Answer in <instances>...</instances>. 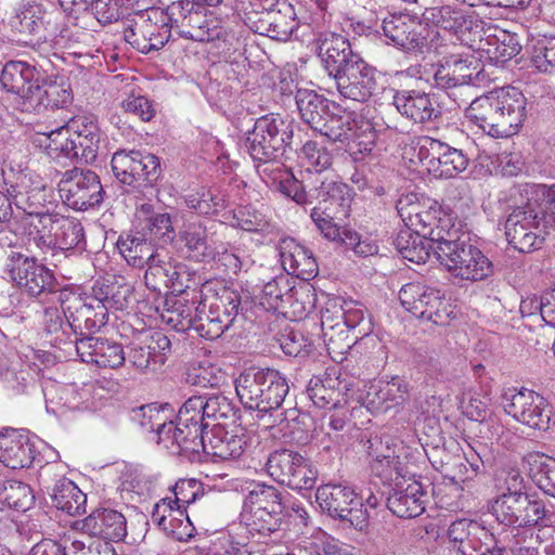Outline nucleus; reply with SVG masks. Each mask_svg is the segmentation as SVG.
<instances>
[{
    "label": "nucleus",
    "mask_w": 555,
    "mask_h": 555,
    "mask_svg": "<svg viewBox=\"0 0 555 555\" xmlns=\"http://www.w3.org/2000/svg\"><path fill=\"white\" fill-rule=\"evenodd\" d=\"M526 104L518 89L502 88L468 102L465 117L492 138H508L521 127Z\"/></svg>",
    "instance_id": "obj_1"
},
{
    "label": "nucleus",
    "mask_w": 555,
    "mask_h": 555,
    "mask_svg": "<svg viewBox=\"0 0 555 555\" xmlns=\"http://www.w3.org/2000/svg\"><path fill=\"white\" fill-rule=\"evenodd\" d=\"M37 141L46 149L60 151L64 157L89 164L98 156L100 129L92 116H75L65 125L37 130Z\"/></svg>",
    "instance_id": "obj_2"
},
{
    "label": "nucleus",
    "mask_w": 555,
    "mask_h": 555,
    "mask_svg": "<svg viewBox=\"0 0 555 555\" xmlns=\"http://www.w3.org/2000/svg\"><path fill=\"white\" fill-rule=\"evenodd\" d=\"M435 258L454 278L467 281H481L493 273L492 262L474 244L467 234L446 232L436 238Z\"/></svg>",
    "instance_id": "obj_3"
},
{
    "label": "nucleus",
    "mask_w": 555,
    "mask_h": 555,
    "mask_svg": "<svg viewBox=\"0 0 555 555\" xmlns=\"http://www.w3.org/2000/svg\"><path fill=\"white\" fill-rule=\"evenodd\" d=\"M235 390L246 409L264 415L282 406L289 387L276 370L249 369L235 379Z\"/></svg>",
    "instance_id": "obj_4"
},
{
    "label": "nucleus",
    "mask_w": 555,
    "mask_h": 555,
    "mask_svg": "<svg viewBox=\"0 0 555 555\" xmlns=\"http://www.w3.org/2000/svg\"><path fill=\"white\" fill-rule=\"evenodd\" d=\"M83 236L80 223L48 210L37 209V261L57 266L66 250L78 245Z\"/></svg>",
    "instance_id": "obj_5"
},
{
    "label": "nucleus",
    "mask_w": 555,
    "mask_h": 555,
    "mask_svg": "<svg viewBox=\"0 0 555 555\" xmlns=\"http://www.w3.org/2000/svg\"><path fill=\"white\" fill-rule=\"evenodd\" d=\"M293 129L282 118L266 115L258 118L246 132L245 147L256 162L269 163L291 147Z\"/></svg>",
    "instance_id": "obj_6"
},
{
    "label": "nucleus",
    "mask_w": 555,
    "mask_h": 555,
    "mask_svg": "<svg viewBox=\"0 0 555 555\" xmlns=\"http://www.w3.org/2000/svg\"><path fill=\"white\" fill-rule=\"evenodd\" d=\"M503 408L519 424L538 431L555 426V415L548 400L537 391L521 388L505 392Z\"/></svg>",
    "instance_id": "obj_7"
},
{
    "label": "nucleus",
    "mask_w": 555,
    "mask_h": 555,
    "mask_svg": "<svg viewBox=\"0 0 555 555\" xmlns=\"http://www.w3.org/2000/svg\"><path fill=\"white\" fill-rule=\"evenodd\" d=\"M418 160L435 177L450 179L465 171L469 159L460 149L429 135H421L415 142Z\"/></svg>",
    "instance_id": "obj_8"
},
{
    "label": "nucleus",
    "mask_w": 555,
    "mask_h": 555,
    "mask_svg": "<svg viewBox=\"0 0 555 555\" xmlns=\"http://www.w3.org/2000/svg\"><path fill=\"white\" fill-rule=\"evenodd\" d=\"M490 512L500 524L517 529L541 525L548 513L542 501L528 493H502L491 502Z\"/></svg>",
    "instance_id": "obj_9"
},
{
    "label": "nucleus",
    "mask_w": 555,
    "mask_h": 555,
    "mask_svg": "<svg viewBox=\"0 0 555 555\" xmlns=\"http://www.w3.org/2000/svg\"><path fill=\"white\" fill-rule=\"evenodd\" d=\"M240 300L236 296L216 299L209 304L208 310L206 302H201L195 309L194 317H188L180 322L181 330L193 328L206 339H217L232 324Z\"/></svg>",
    "instance_id": "obj_10"
},
{
    "label": "nucleus",
    "mask_w": 555,
    "mask_h": 555,
    "mask_svg": "<svg viewBox=\"0 0 555 555\" xmlns=\"http://www.w3.org/2000/svg\"><path fill=\"white\" fill-rule=\"evenodd\" d=\"M479 74L475 57L452 55L438 67L434 80L438 88L449 91V96L462 106L468 104L472 94L467 93L472 91L474 79Z\"/></svg>",
    "instance_id": "obj_11"
},
{
    "label": "nucleus",
    "mask_w": 555,
    "mask_h": 555,
    "mask_svg": "<svg viewBox=\"0 0 555 555\" xmlns=\"http://www.w3.org/2000/svg\"><path fill=\"white\" fill-rule=\"evenodd\" d=\"M268 474L279 483L296 490L312 489L317 472L309 461L296 451L281 449L272 452L267 461Z\"/></svg>",
    "instance_id": "obj_12"
},
{
    "label": "nucleus",
    "mask_w": 555,
    "mask_h": 555,
    "mask_svg": "<svg viewBox=\"0 0 555 555\" xmlns=\"http://www.w3.org/2000/svg\"><path fill=\"white\" fill-rule=\"evenodd\" d=\"M398 296L402 307L416 318L436 325L448 324L452 311L440 291L421 283H408L401 287Z\"/></svg>",
    "instance_id": "obj_13"
},
{
    "label": "nucleus",
    "mask_w": 555,
    "mask_h": 555,
    "mask_svg": "<svg viewBox=\"0 0 555 555\" xmlns=\"http://www.w3.org/2000/svg\"><path fill=\"white\" fill-rule=\"evenodd\" d=\"M198 411L197 401L184 402L178 412L177 423L168 422L164 431L165 440L162 442L170 441L185 452H204L209 430L197 418Z\"/></svg>",
    "instance_id": "obj_14"
},
{
    "label": "nucleus",
    "mask_w": 555,
    "mask_h": 555,
    "mask_svg": "<svg viewBox=\"0 0 555 555\" xmlns=\"http://www.w3.org/2000/svg\"><path fill=\"white\" fill-rule=\"evenodd\" d=\"M544 219L529 201L525 206L515 207L505 221V235L509 245L520 253H530L541 247L540 222Z\"/></svg>",
    "instance_id": "obj_15"
},
{
    "label": "nucleus",
    "mask_w": 555,
    "mask_h": 555,
    "mask_svg": "<svg viewBox=\"0 0 555 555\" xmlns=\"http://www.w3.org/2000/svg\"><path fill=\"white\" fill-rule=\"evenodd\" d=\"M61 199L73 209L87 210L103 201V188L99 177L91 170L74 168L67 170L57 182Z\"/></svg>",
    "instance_id": "obj_16"
},
{
    "label": "nucleus",
    "mask_w": 555,
    "mask_h": 555,
    "mask_svg": "<svg viewBox=\"0 0 555 555\" xmlns=\"http://www.w3.org/2000/svg\"><path fill=\"white\" fill-rule=\"evenodd\" d=\"M247 21L253 31L279 41H286L297 25L295 10L286 0H264L262 11Z\"/></svg>",
    "instance_id": "obj_17"
},
{
    "label": "nucleus",
    "mask_w": 555,
    "mask_h": 555,
    "mask_svg": "<svg viewBox=\"0 0 555 555\" xmlns=\"http://www.w3.org/2000/svg\"><path fill=\"white\" fill-rule=\"evenodd\" d=\"M315 498L322 511L332 517L347 520L354 526L362 524L366 518L362 499L349 486L323 485L318 488Z\"/></svg>",
    "instance_id": "obj_18"
},
{
    "label": "nucleus",
    "mask_w": 555,
    "mask_h": 555,
    "mask_svg": "<svg viewBox=\"0 0 555 555\" xmlns=\"http://www.w3.org/2000/svg\"><path fill=\"white\" fill-rule=\"evenodd\" d=\"M170 35L168 24L156 11L137 14L124 31L125 40L145 54L160 50Z\"/></svg>",
    "instance_id": "obj_19"
},
{
    "label": "nucleus",
    "mask_w": 555,
    "mask_h": 555,
    "mask_svg": "<svg viewBox=\"0 0 555 555\" xmlns=\"http://www.w3.org/2000/svg\"><path fill=\"white\" fill-rule=\"evenodd\" d=\"M391 490L387 498V507L400 518H414L425 511L423 486L415 479V474H401L398 479H385Z\"/></svg>",
    "instance_id": "obj_20"
},
{
    "label": "nucleus",
    "mask_w": 555,
    "mask_h": 555,
    "mask_svg": "<svg viewBox=\"0 0 555 555\" xmlns=\"http://www.w3.org/2000/svg\"><path fill=\"white\" fill-rule=\"evenodd\" d=\"M41 279L42 285H39L37 281V287H39V291H37V304L43 307L42 324L46 339L42 344L57 347V344L62 341L60 332L64 321V312L61 309L62 293L54 275L48 270L42 269Z\"/></svg>",
    "instance_id": "obj_21"
},
{
    "label": "nucleus",
    "mask_w": 555,
    "mask_h": 555,
    "mask_svg": "<svg viewBox=\"0 0 555 555\" xmlns=\"http://www.w3.org/2000/svg\"><path fill=\"white\" fill-rule=\"evenodd\" d=\"M351 390L347 375L335 369L326 371L323 375L313 376L307 386V395L313 404L320 409H339L341 401Z\"/></svg>",
    "instance_id": "obj_22"
},
{
    "label": "nucleus",
    "mask_w": 555,
    "mask_h": 555,
    "mask_svg": "<svg viewBox=\"0 0 555 555\" xmlns=\"http://www.w3.org/2000/svg\"><path fill=\"white\" fill-rule=\"evenodd\" d=\"M333 79L343 98L357 102L367 101L377 87L375 69L362 59L350 64Z\"/></svg>",
    "instance_id": "obj_23"
},
{
    "label": "nucleus",
    "mask_w": 555,
    "mask_h": 555,
    "mask_svg": "<svg viewBox=\"0 0 555 555\" xmlns=\"http://www.w3.org/2000/svg\"><path fill=\"white\" fill-rule=\"evenodd\" d=\"M382 28L387 38L406 51H422L431 46L428 37L434 31L409 15H391L383 21Z\"/></svg>",
    "instance_id": "obj_24"
},
{
    "label": "nucleus",
    "mask_w": 555,
    "mask_h": 555,
    "mask_svg": "<svg viewBox=\"0 0 555 555\" xmlns=\"http://www.w3.org/2000/svg\"><path fill=\"white\" fill-rule=\"evenodd\" d=\"M366 451L372 459V472L383 480L409 474L410 467L397 454V446L389 436L369 439Z\"/></svg>",
    "instance_id": "obj_25"
},
{
    "label": "nucleus",
    "mask_w": 555,
    "mask_h": 555,
    "mask_svg": "<svg viewBox=\"0 0 555 555\" xmlns=\"http://www.w3.org/2000/svg\"><path fill=\"white\" fill-rule=\"evenodd\" d=\"M315 42L322 64L332 78L361 59L352 52L348 39L341 35L321 34Z\"/></svg>",
    "instance_id": "obj_26"
},
{
    "label": "nucleus",
    "mask_w": 555,
    "mask_h": 555,
    "mask_svg": "<svg viewBox=\"0 0 555 555\" xmlns=\"http://www.w3.org/2000/svg\"><path fill=\"white\" fill-rule=\"evenodd\" d=\"M170 339L162 332H153L128 352V361L140 372H156L167 360Z\"/></svg>",
    "instance_id": "obj_27"
},
{
    "label": "nucleus",
    "mask_w": 555,
    "mask_h": 555,
    "mask_svg": "<svg viewBox=\"0 0 555 555\" xmlns=\"http://www.w3.org/2000/svg\"><path fill=\"white\" fill-rule=\"evenodd\" d=\"M76 351L81 361L99 367L117 369L126 361L122 346L102 337L85 336L77 339Z\"/></svg>",
    "instance_id": "obj_28"
},
{
    "label": "nucleus",
    "mask_w": 555,
    "mask_h": 555,
    "mask_svg": "<svg viewBox=\"0 0 555 555\" xmlns=\"http://www.w3.org/2000/svg\"><path fill=\"white\" fill-rule=\"evenodd\" d=\"M392 103L401 116L415 124H426L437 119L441 112L430 94L417 90H399Z\"/></svg>",
    "instance_id": "obj_29"
},
{
    "label": "nucleus",
    "mask_w": 555,
    "mask_h": 555,
    "mask_svg": "<svg viewBox=\"0 0 555 555\" xmlns=\"http://www.w3.org/2000/svg\"><path fill=\"white\" fill-rule=\"evenodd\" d=\"M35 460L28 433L5 428L0 431V462L9 468L29 467Z\"/></svg>",
    "instance_id": "obj_30"
},
{
    "label": "nucleus",
    "mask_w": 555,
    "mask_h": 555,
    "mask_svg": "<svg viewBox=\"0 0 555 555\" xmlns=\"http://www.w3.org/2000/svg\"><path fill=\"white\" fill-rule=\"evenodd\" d=\"M81 530L102 541L119 542L127 535L126 518L115 509H95L82 520Z\"/></svg>",
    "instance_id": "obj_31"
},
{
    "label": "nucleus",
    "mask_w": 555,
    "mask_h": 555,
    "mask_svg": "<svg viewBox=\"0 0 555 555\" xmlns=\"http://www.w3.org/2000/svg\"><path fill=\"white\" fill-rule=\"evenodd\" d=\"M280 257L284 269L302 280H311L319 272L313 253L292 237L280 242Z\"/></svg>",
    "instance_id": "obj_32"
},
{
    "label": "nucleus",
    "mask_w": 555,
    "mask_h": 555,
    "mask_svg": "<svg viewBox=\"0 0 555 555\" xmlns=\"http://www.w3.org/2000/svg\"><path fill=\"white\" fill-rule=\"evenodd\" d=\"M56 479L52 478L51 481L43 483L47 493L51 499L52 505L65 512L70 516L83 514L86 512L87 495L69 479L62 476V474H54Z\"/></svg>",
    "instance_id": "obj_33"
},
{
    "label": "nucleus",
    "mask_w": 555,
    "mask_h": 555,
    "mask_svg": "<svg viewBox=\"0 0 555 555\" xmlns=\"http://www.w3.org/2000/svg\"><path fill=\"white\" fill-rule=\"evenodd\" d=\"M423 18L427 24H433L457 37L470 31L476 23L473 12L451 5L426 9Z\"/></svg>",
    "instance_id": "obj_34"
},
{
    "label": "nucleus",
    "mask_w": 555,
    "mask_h": 555,
    "mask_svg": "<svg viewBox=\"0 0 555 555\" xmlns=\"http://www.w3.org/2000/svg\"><path fill=\"white\" fill-rule=\"evenodd\" d=\"M489 529L479 521L459 518L452 521L447 531L446 539L451 555H465L477 540L489 539Z\"/></svg>",
    "instance_id": "obj_35"
},
{
    "label": "nucleus",
    "mask_w": 555,
    "mask_h": 555,
    "mask_svg": "<svg viewBox=\"0 0 555 555\" xmlns=\"http://www.w3.org/2000/svg\"><path fill=\"white\" fill-rule=\"evenodd\" d=\"M197 401L199 405L197 418L206 424V429L212 428L214 424L224 427L227 420L235 416V409L232 401L221 392L192 396L185 402Z\"/></svg>",
    "instance_id": "obj_36"
},
{
    "label": "nucleus",
    "mask_w": 555,
    "mask_h": 555,
    "mask_svg": "<svg viewBox=\"0 0 555 555\" xmlns=\"http://www.w3.org/2000/svg\"><path fill=\"white\" fill-rule=\"evenodd\" d=\"M295 100L301 119L314 131L321 128L331 107L338 109L333 102L309 89L297 90Z\"/></svg>",
    "instance_id": "obj_37"
},
{
    "label": "nucleus",
    "mask_w": 555,
    "mask_h": 555,
    "mask_svg": "<svg viewBox=\"0 0 555 555\" xmlns=\"http://www.w3.org/2000/svg\"><path fill=\"white\" fill-rule=\"evenodd\" d=\"M204 452L221 460L240 457L245 450L244 436L230 434L223 426L214 424L206 438Z\"/></svg>",
    "instance_id": "obj_38"
},
{
    "label": "nucleus",
    "mask_w": 555,
    "mask_h": 555,
    "mask_svg": "<svg viewBox=\"0 0 555 555\" xmlns=\"http://www.w3.org/2000/svg\"><path fill=\"white\" fill-rule=\"evenodd\" d=\"M393 245L402 258L414 263H425L431 254L435 257L437 242L431 241L426 235L405 229L397 234Z\"/></svg>",
    "instance_id": "obj_39"
},
{
    "label": "nucleus",
    "mask_w": 555,
    "mask_h": 555,
    "mask_svg": "<svg viewBox=\"0 0 555 555\" xmlns=\"http://www.w3.org/2000/svg\"><path fill=\"white\" fill-rule=\"evenodd\" d=\"M108 312L106 304L95 298L88 304H82L67 318L70 328L85 337V333H94L107 323Z\"/></svg>",
    "instance_id": "obj_40"
},
{
    "label": "nucleus",
    "mask_w": 555,
    "mask_h": 555,
    "mask_svg": "<svg viewBox=\"0 0 555 555\" xmlns=\"http://www.w3.org/2000/svg\"><path fill=\"white\" fill-rule=\"evenodd\" d=\"M408 398V384L400 377L379 382L370 387L366 395L369 404L376 410L387 411L402 404Z\"/></svg>",
    "instance_id": "obj_41"
},
{
    "label": "nucleus",
    "mask_w": 555,
    "mask_h": 555,
    "mask_svg": "<svg viewBox=\"0 0 555 555\" xmlns=\"http://www.w3.org/2000/svg\"><path fill=\"white\" fill-rule=\"evenodd\" d=\"M34 68L22 61L7 63L0 76V82L9 92L29 99L34 94Z\"/></svg>",
    "instance_id": "obj_42"
},
{
    "label": "nucleus",
    "mask_w": 555,
    "mask_h": 555,
    "mask_svg": "<svg viewBox=\"0 0 555 555\" xmlns=\"http://www.w3.org/2000/svg\"><path fill=\"white\" fill-rule=\"evenodd\" d=\"M169 20L177 26H189L191 29L182 30V36L195 41H208L209 35L202 29L203 15L194 10V3L190 0L173 2L169 8Z\"/></svg>",
    "instance_id": "obj_43"
},
{
    "label": "nucleus",
    "mask_w": 555,
    "mask_h": 555,
    "mask_svg": "<svg viewBox=\"0 0 555 555\" xmlns=\"http://www.w3.org/2000/svg\"><path fill=\"white\" fill-rule=\"evenodd\" d=\"M117 245L125 260L135 268L147 266L159 251L140 232L119 237Z\"/></svg>",
    "instance_id": "obj_44"
},
{
    "label": "nucleus",
    "mask_w": 555,
    "mask_h": 555,
    "mask_svg": "<svg viewBox=\"0 0 555 555\" xmlns=\"http://www.w3.org/2000/svg\"><path fill=\"white\" fill-rule=\"evenodd\" d=\"M130 420L142 430L156 433L158 442L165 440L164 431L167 427V416L164 409L157 403H151L134 408L130 412Z\"/></svg>",
    "instance_id": "obj_45"
},
{
    "label": "nucleus",
    "mask_w": 555,
    "mask_h": 555,
    "mask_svg": "<svg viewBox=\"0 0 555 555\" xmlns=\"http://www.w3.org/2000/svg\"><path fill=\"white\" fill-rule=\"evenodd\" d=\"M244 507H259L260 509L281 516L284 509V499L275 487L258 483L248 492Z\"/></svg>",
    "instance_id": "obj_46"
},
{
    "label": "nucleus",
    "mask_w": 555,
    "mask_h": 555,
    "mask_svg": "<svg viewBox=\"0 0 555 555\" xmlns=\"http://www.w3.org/2000/svg\"><path fill=\"white\" fill-rule=\"evenodd\" d=\"M319 131L322 135L326 137L332 142H339L352 150L351 140L353 137V121L349 114H336L330 111L328 116L322 121Z\"/></svg>",
    "instance_id": "obj_47"
},
{
    "label": "nucleus",
    "mask_w": 555,
    "mask_h": 555,
    "mask_svg": "<svg viewBox=\"0 0 555 555\" xmlns=\"http://www.w3.org/2000/svg\"><path fill=\"white\" fill-rule=\"evenodd\" d=\"M529 474L539 489L555 499V459L544 454L530 455Z\"/></svg>",
    "instance_id": "obj_48"
},
{
    "label": "nucleus",
    "mask_w": 555,
    "mask_h": 555,
    "mask_svg": "<svg viewBox=\"0 0 555 555\" xmlns=\"http://www.w3.org/2000/svg\"><path fill=\"white\" fill-rule=\"evenodd\" d=\"M35 500L33 489L21 481L0 479V502L18 512H26Z\"/></svg>",
    "instance_id": "obj_49"
},
{
    "label": "nucleus",
    "mask_w": 555,
    "mask_h": 555,
    "mask_svg": "<svg viewBox=\"0 0 555 555\" xmlns=\"http://www.w3.org/2000/svg\"><path fill=\"white\" fill-rule=\"evenodd\" d=\"M439 214L440 207L436 202L430 201L406 229L426 235L431 241L436 242L438 236H446V232H448L440 225L441 220L438 218Z\"/></svg>",
    "instance_id": "obj_50"
},
{
    "label": "nucleus",
    "mask_w": 555,
    "mask_h": 555,
    "mask_svg": "<svg viewBox=\"0 0 555 555\" xmlns=\"http://www.w3.org/2000/svg\"><path fill=\"white\" fill-rule=\"evenodd\" d=\"M314 198L323 203L330 202L333 205H337L341 208V212L346 214L352 201V194L346 183L325 179L321 181L320 185L314 188Z\"/></svg>",
    "instance_id": "obj_51"
},
{
    "label": "nucleus",
    "mask_w": 555,
    "mask_h": 555,
    "mask_svg": "<svg viewBox=\"0 0 555 555\" xmlns=\"http://www.w3.org/2000/svg\"><path fill=\"white\" fill-rule=\"evenodd\" d=\"M70 89L65 83L56 81L44 82L42 86L37 85V106L47 111L50 108H61L70 103Z\"/></svg>",
    "instance_id": "obj_52"
},
{
    "label": "nucleus",
    "mask_w": 555,
    "mask_h": 555,
    "mask_svg": "<svg viewBox=\"0 0 555 555\" xmlns=\"http://www.w3.org/2000/svg\"><path fill=\"white\" fill-rule=\"evenodd\" d=\"M138 151H118L114 153L111 167L116 179L126 185L135 186L138 185V172L137 165Z\"/></svg>",
    "instance_id": "obj_53"
},
{
    "label": "nucleus",
    "mask_w": 555,
    "mask_h": 555,
    "mask_svg": "<svg viewBox=\"0 0 555 555\" xmlns=\"http://www.w3.org/2000/svg\"><path fill=\"white\" fill-rule=\"evenodd\" d=\"M243 518L250 533L268 535L275 532L281 524L282 517L259 507H244Z\"/></svg>",
    "instance_id": "obj_54"
},
{
    "label": "nucleus",
    "mask_w": 555,
    "mask_h": 555,
    "mask_svg": "<svg viewBox=\"0 0 555 555\" xmlns=\"http://www.w3.org/2000/svg\"><path fill=\"white\" fill-rule=\"evenodd\" d=\"M181 240L193 258L204 260L214 257V251L207 243V230L201 223H190L182 232Z\"/></svg>",
    "instance_id": "obj_55"
},
{
    "label": "nucleus",
    "mask_w": 555,
    "mask_h": 555,
    "mask_svg": "<svg viewBox=\"0 0 555 555\" xmlns=\"http://www.w3.org/2000/svg\"><path fill=\"white\" fill-rule=\"evenodd\" d=\"M289 287L284 275H280L267 282L261 292L260 305L267 310H279L289 299Z\"/></svg>",
    "instance_id": "obj_56"
},
{
    "label": "nucleus",
    "mask_w": 555,
    "mask_h": 555,
    "mask_svg": "<svg viewBox=\"0 0 555 555\" xmlns=\"http://www.w3.org/2000/svg\"><path fill=\"white\" fill-rule=\"evenodd\" d=\"M172 262L168 255L164 251L152 258L147 264V269L144 275L145 284L149 288L160 292L162 286L168 284V272L171 270Z\"/></svg>",
    "instance_id": "obj_57"
},
{
    "label": "nucleus",
    "mask_w": 555,
    "mask_h": 555,
    "mask_svg": "<svg viewBox=\"0 0 555 555\" xmlns=\"http://www.w3.org/2000/svg\"><path fill=\"white\" fill-rule=\"evenodd\" d=\"M343 317L346 326L357 331V335L366 336L372 332V322L367 310L359 302H345Z\"/></svg>",
    "instance_id": "obj_58"
},
{
    "label": "nucleus",
    "mask_w": 555,
    "mask_h": 555,
    "mask_svg": "<svg viewBox=\"0 0 555 555\" xmlns=\"http://www.w3.org/2000/svg\"><path fill=\"white\" fill-rule=\"evenodd\" d=\"M139 232L145 237L150 235V240L158 238L165 242L172 241L175 236L171 217L167 212L156 214Z\"/></svg>",
    "instance_id": "obj_59"
},
{
    "label": "nucleus",
    "mask_w": 555,
    "mask_h": 555,
    "mask_svg": "<svg viewBox=\"0 0 555 555\" xmlns=\"http://www.w3.org/2000/svg\"><path fill=\"white\" fill-rule=\"evenodd\" d=\"M300 157L306 162L308 171L313 169L315 172H321L332 164V156L327 150L313 141L304 144Z\"/></svg>",
    "instance_id": "obj_60"
},
{
    "label": "nucleus",
    "mask_w": 555,
    "mask_h": 555,
    "mask_svg": "<svg viewBox=\"0 0 555 555\" xmlns=\"http://www.w3.org/2000/svg\"><path fill=\"white\" fill-rule=\"evenodd\" d=\"M337 243L345 246L346 249L352 250L359 257L373 256L378 251L377 245L371 238H362L358 232L349 229H343Z\"/></svg>",
    "instance_id": "obj_61"
},
{
    "label": "nucleus",
    "mask_w": 555,
    "mask_h": 555,
    "mask_svg": "<svg viewBox=\"0 0 555 555\" xmlns=\"http://www.w3.org/2000/svg\"><path fill=\"white\" fill-rule=\"evenodd\" d=\"M234 220L238 228L249 232L262 231L269 225L266 216L250 205L238 207L234 211Z\"/></svg>",
    "instance_id": "obj_62"
},
{
    "label": "nucleus",
    "mask_w": 555,
    "mask_h": 555,
    "mask_svg": "<svg viewBox=\"0 0 555 555\" xmlns=\"http://www.w3.org/2000/svg\"><path fill=\"white\" fill-rule=\"evenodd\" d=\"M137 165H139L137 169L138 185L141 183L153 185L159 179L162 173L160 162L154 154L138 151Z\"/></svg>",
    "instance_id": "obj_63"
},
{
    "label": "nucleus",
    "mask_w": 555,
    "mask_h": 555,
    "mask_svg": "<svg viewBox=\"0 0 555 555\" xmlns=\"http://www.w3.org/2000/svg\"><path fill=\"white\" fill-rule=\"evenodd\" d=\"M68 555H116L107 541L87 539L73 540Z\"/></svg>",
    "instance_id": "obj_64"
}]
</instances>
